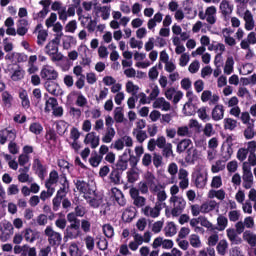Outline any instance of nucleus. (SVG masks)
Here are the masks:
<instances>
[{"label":"nucleus","mask_w":256,"mask_h":256,"mask_svg":"<svg viewBox=\"0 0 256 256\" xmlns=\"http://www.w3.org/2000/svg\"><path fill=\"white\" fill-rule=\"evenodd\" d=\"M25 77V70L21 69V67H18L17 70H15L11 76L12 81H21Z\"/></svg>","instance_id":"79ce46f5"},{"label":"nucleus","mask_w":256,"mask_h":256,"mask_svg":"<svg viewBox=\"0 0 256 256\" xmlns=\"http://www.w3.org/2000/svg\"><path fill=\"white\" fill-rule=\"evenodd\" d=\"M101 161H103V157L99 156V154H95V156H92L89 158V163L91 167H97L98 165H101Z\"/></svg>","instance_id":"603ef678"},{"label":"nucleus","mask_w":256,"mask_h":256,"mask_svg":"<svg viewBox=\"0 0 256 256\" xmlns=\"http://www.w3.org/2000/svg\"><path fill=\"white\" fill-rule=\"evenodd\" d=\"M56 131L60 134L63 135L67 131V123L65 120H60L56 124Z\"/></svg>","instance_id":"3c124183"},{"label":"nucleus","mask_w":256,"mask_h":256,"mask_svg":"<svg viewBox=\"0 0 256 256\" xmlns=\"http://www.w3.org/2000/svg\"><path fill=\"white\" fill-rule=\"evenodd\" d=\"M170 203H173V209L171 210L172 217H179L187 205L185 199L179 196H171Z\"/></svg>","instance_id":"f03ea898"},{"label":"nucleus","mask_w":256,"mask_h":256,"mask_svg":"<svg viewBox=\"0 0 256 256\" xmlns=\"http://www.w3.org/2000/svg\"><path fill=\"white\" fill-rule=\"evenodd\" d=\"M243 237L245 239V241H247V243L249 245H251V247H256V235L249 233V232H244Z\"/></svg>","instance_id":"a19ab883"},{"label":"nucleus","mask_w":256,"mask_h":256,"mask_svg":"<svg viewBox=\"0 0 256 256\" xmlns=\"http://www.w3.org/2000/svg\"><path fill=\"white\" fill-rule=\"evenodd\" d=\"M141 158H139L138 156H135L133 154H127V161L128 163H130V167H132V169H135V167H137V164L139 163Z\"/></svg>","instance_id":"de8ad7c7"},{"label":"nucleus","mask_w":256,"mask_h":256,"mask_svg":"<svg viewBox=\"0 0 256 256\" xmlns=\"http://www.w3.org/2000/svg\"><path fill=\"white\" fill-rule=\"evenodd\" d=\"M145 179H146V183L148 184V187L150 189H153V185H155V174L152 172H147Z\"/></svg>","instance_id":"4d7b16f0"},{"label":"nucleus","mask_w":256,"mask_h":256,"mask_svg":"<svg viewBox=\"0 0 256 256\" xmlns=\"http://www.w3.org/2000/svg\"><path fill=\"white\" fill-rule=\"evenodd\" d=\"M29 131L34 135H41V133H43V125L39 122H33L29 126Z\"/></svg>","instance_id":"c85d7f7f"},{"label":"nucleus","mask_w":256,"mask_h":256,"mask_svg":"<svg viewBox=\"0 0 256 256\" xmlns=\"http://www.w3.org/2000/svg\"><path fill=\"white\" fill-rule=\"evenodd\" d=\"M11 235H13V224H4V228L2 230V237H4L5 239H9Z\"/></svg>","instance_id":"e433bc0d"},{"label":"nucleus","mask_w":256,"mask_h":256,"mask_svg":"<svg viewBox=\"0 0 256 256\" xmlns=\"http://www.w3.org/2000/svg\"><path fill=\"white\" fill-rule=\"evenodd\" d=\"M61 37H63V32L57 34L56 37L45 46V53L51 57L53 63H56V61H63V54L59 52Z\"/></svg>","instance_id":"f257e3e1"},{"label":"nucleus","mask_w":256,"mask_h":256,"mask_svg":"<svg viewBox=\"0 0 256 256\" xmlns=\"http://www.w3.org/2000/svg\"><path fill=\"white\" fill-rule=\"evenodd\" d=\"M47 37H49V33L47 32V30H39L37 36V45H39L40 47H42V45H45Z\"/></svg>","instance_id":"473e14b6"},{"label":"nucleus","mask_w":256,"mask_h":256,"mask_svg":"<svg viewBox=\"0 0 256 256\" xmlns=\"http://www.w3.org/2000/svg\"><path fill=\"white\" fill-rule=\"evenodd\" d=\"M22 235H24V239L28 243H34L37 239V237H35V233L33 232V230L31 228H26L22 232Z\"/></svg>","instance_id":"cd10ccee"},{"label":"nucleus","mask_w":256,"mask_h":256,"mask_svg":"<svg viewBox=\"0 0 256 256\" xmlns=\"http://www.w3.org/2000/svg\"><path fill=\"white\" fill-rule=\"evenodd\" d=\"M42 97H43V95L41 93L40 88H35L32 91V103H34L35 107H37L39 105V103H41Z\"/></svg>","instance_id":"7c9ffc66"},{"label":"nucleus","mask_w":256,"mask_h":256,"mask_svg":"<svg viewBox=\"0 0 256 256\" xmlns=\"http://www.w3.org/2000/svg\"><path fill=\"white\" fill-rule=\"evenodd\" d=\"M59 181V173L56 170H52L49 174V179L46 180L45 184L55 185Z\"/></svg>","instance_id":"58836bf2"},{"label":"nucleus","mask_w":256,"mask_h":256,"mask_svg":"<svg viewBox=\"0 0 256 256\" xmlns=\"http://www.w3.org/2000/svg\"><path fill=\"white\" fill-rule=\"evenodd\" d=\"M60 183L62 187L57 191L56 197L63 200L64 197H67V193L69 192V180H67L65 174L60 177Z\"/></svg>","instance_id":"6e6552de"},{"label":"nucleus","mask_w":256,"mask_h":256,"mask_svg":"<svg viewBox=\"0 0 256 256\" xmlns=\"http://www.w3.org/2000/svg\"><path fill=\"white\" fill-rule=\"evenodd\" d=\"M165 237H173L177 235V226H175V222H169L164 228Z\"/></svg>","instance_id":"b1692460"},{"label":"nucleus","mask_w":256,"mask_h":256,"mask_svg":"<svg viewBox=\"0 0 256 256\" xmlns=\"http://www.w3.org/2000/svg\"><path fill=\"white\" fill-rule=\"evenodd\" d=\"M236 128H237V120L233 118L224 119V129L228 131H235Z\"/></svg>","instance_id":"c756f323"},{"label":"nucleus","mask_w":256,"mask_h":256,"mask_svg":"<svg viewBox=\"0 0 256 256\" xmlns=\"http://www.w3.org/2000/svg\"><path fill=\"white\" fill-rule=\"evenodd\" d=\"M55 21H57V13H51L50 17L46 19L45 25L49 29L55 25Z\"/></svg>","instance_id":"bf43d9fd"},{"label":"nucleus","mask_w":256,"mask_h":256,"mask_svg":"<svg viewBox=\"0 0 256 256\" xmlns=\"http://www.w3.org/2000/svg\"><path fill=\"white\" fill-rule=\"evenodd\" d=\"M225 117V108L223 107V104H217L212 109V119L213 121H221Z\"/></svg>","instance_id":"4468645a"},{"label":"nucleus","mask_w":256,"mask_h":256,"mask_svg":"<svg viewBox=\"0 0 256 256\" xmlns=\"http://www.w3.org/2000/svg\"><path fill=\"white\" fill-rule=\"evenodd\" d=\"M135 131H137L136 139H137L138 143H143L145 141V139H147V132L145 130L134 129L133 135H135Z\"/></svg>","instance_id":"8fccbe9b"},{"label":"nucleus","mask_w":256,"mask_h":256,"mask_svg":"<svg viewBox=\"0 0 256 256\" xmlns=\"http://www.w3.org/2000/svg\"><path fill=\"white\" fill-rule=\"evenodd\" d=\"M40 76L44 81H57L59 78V72L51 66H44L40 72Z\"/></svg>","instance_id":"0eeeda50"},{"label":"nucleus","mask_w":256,"mask_h":256,"mask_svg":"<svg viewBox=\"0 0 256 256\" xmlns=\"http://www.w3.org/2000/svg\"><path fill=\"white\" fill-rule=\"evenodd\" d=\"M84 241L88 251H93L95 249V239L93 238V236H86Z\"/></svg>","instance_id":"13d9d810"},{"label":"nucleus","mask_w":256,"mask_h":256,"mask_svg":"<svg viewBox=\"0 0 256 256\" xmlns=\"http://www.w3.org/2000/svg\"><path fill=\"white\" fill-rule=\"evenodd\" d=\"M66 217L70 225H81V220L77 218L78 216L75 214V212L68 213Z\"/></svg>","instance_id":"c03bdc74"},{"label":"nucleus","mask_w":256,"mask_h":256,"mask_svg":"<svg viewBox=\"0 0 256 256\" xmlns=\"http://www.w3.org/2000/svg\"><path fill=\"white\" fill-rule=\"evenodd\" d=\"M97 11L102 12L101 17L103 21H107V19H109L111 15V7H107V6L97 7Z\"/></svg>","instance_id":"37998d69"},{"label":"nucleus","mask_w":256,"mask_h":256,"mask_svg":"<svg viewBox=\"0 0 256 256\" xmlns=\"http://www.w3.org/2000/svg\"><path fill=\"white\" fill-rule=\"evenodd\" d=\"M220 11L222 16L227 19L231 13H233V5H231L228 0H222L220 3Z\"/></svg>","instance_id":"f3484780"},{"label":"nucleus","mask_w":256,"mask_h":256,"mask_svg":"<svg viewBox=\"0 0 256 256\" xmlns=\"http://www.w3.org/2000/svg\"><path fill=\"white\" fill-rule=\"evenodd\" d=\"M81 237V224H70L66 226L64 231V241L67 243L69 239H79Z\"/></svg>","instance_id":"7ed1b4c3"},{"label":"nucleus","mask_w":256,"mask_h":256,"mask_svg":"<svg viewBox=\"0 0 256 256\" xmlns=\"http://www.w3.org/2000/svg\"><path fill=\"white\" fill-rule=\"evenodd\" d=\"M224 169H225V162L223 160L216 161V163L213 164L211 167L212 173H219V171H223Z\"/></svg>","instance_id":"a18cd8bd"},{"label":"nucleus","mask_w":256,"mask_h":256,"mask_svg":"<svg viewBox=\"0 0 256 256\" xmlns=\"http://www.w3.org/2000/svg\"><path fill=\"white\" fill-rule=\"evenodd\" d=\"M131 154V149H126L122 155L118 156V160L116 161L115 164L112 165L114 169H117L118 171H127L129 167V162L127 161V155Z\"/></svg>","instance_id":"423d86ee"},{"label":"nucleus","mask_w":256,"mask_h":256,"mask_svg":"<svg viewBox=\"0 0 256 256\" xmlns=\"http://www.w3.org/2000/svg\"><path fill=\"white\" fill-rule=\"evenodd\" d=\"M247 155H249L248 150L246 148H240L237 152L238 161H245V159H247Z\"/></svg>","instance_id":"e2e57ef3"},{"label":"nucleus","mask_w":256,"mask_h":256,"mask_svg":"<svg viewBox=\"0 0 256 256\" xmlns=\"http://www.w3.org/2000/svg\"><path fill=\"white\" fill-rule=\"evenodd\" d=\"M206 12V21L209 25H215L217 23V7L209 6L205 10Z\"/></svg>","instance_id":"9b49d317"},{"label":"nucleus","mask_w":256,"mask_h":256,"mask_svg":"<svg viewBox=\"0 0 256 256\" xmlns=\"http://www.w3.org/2000/svg\"><path fill=\"white\" fill-rule=\"evenodd\" d=\"M115 137V128H106V134L103 136V143H111Z\"/></svg>","instance_id":"72a5a7b5"},{"label":"nucleus","mask_w":256,"mask_h":256,"mask_svg":"<svg viewBox=\"0 0 256 256\" xmlns=\"http://www.w3.org/2000/svg\"><path fill=\"white\" fill-rule=\"evenodd\" d=\"M161 149H162V157H164V159L175 157V155L173 154V144L167 143L166 146H164Z\"/></svg>","instance_id":"bb28decb"},{"label":"nucleus","mask_w":256,"mask_h":256,"mask_svg":"<svg viewBox=\"0 0 256 256\" xmlns=\"http://www.w3.org/2000/svg\"><path fill=\"white\" fill-rule=\"evenodd\" d=\"M124 119L125 115L123 114V108L116 107L114 111V121H116V123H123Z\"/></svg>","instance_id":"c9c22d12"},{"label":"nucleus","mask_w":256,"mask_h":256,"mask_svg":"<svg viewBox=\"0 0 256 256\" xmlns=\"http://www.w3.org/2000/svg\"><path fill=\"white\" fill-rule=\"evenodd\" d=\"M19 99L23 109L27 110L31 107V100H29V94L27 93V90H22L19 92Z\"/></svg>","instance_id":"412c9836"},{"label":"nucleus","mask_w":256,"mask_h":256,"mask_svg":"<svg viewBox=\"0 0 256 256\" xmlns=\"http://www.w3.org/2000/svg\"><path fill=\"white\" fill-rule=\"evenodd\" d=\"M135 215V208L130 207L123 212L122 218L125 219L126 223H131L135 219Z\"/></svg>","instance_id":"a878e982"},{"label":"nucleus","mask_w":256,"mask_h":256,"mask_svg":"<svg viewBox=\"0 0 256 256\" xmlns=\"http://www.w3.org/2000/svg\"><path fill=\"white\" fill-rule=\"evenodd\" d=\"M139 177V174L135 170H130L127 172L128 183H135Z\"/></svg>","instance_id":"0e129e2a"},{"label":"nucleus","mask_w":256,"mask_h":256,"mask_svg":"<svg viewBox=\"0 0 256 256\" xmlns=\"http://www.w3.org/2000/svg\"><path fill=\"white\" fill-rule=\"evenodd\" d=\"M203 134L205 137H212V135H215V130H213V124L206 123L203 129Z\"/></svg>","instance_id":"6e6d98bb"},{"label":"nucleus","mask_w":256,"mask_h":256,"mask_svg":"<svg viewBox=\"0 0 256 256\" xmlns=\"http://www.w3.org/2000/svg\"><path fill=\"white\" fill-rule=\"evenodd\" d=\"M235 65V61L233 60V57L230 56L226 60V64L224 66V73L226 75H231L233 73V66Z\"/></svg>","instance_id":"f704fd0d"},{"label":"nucleus","mask_w":256,"mask_h":256,"mask_svg":"<svg viewBox=\"0 0 256 256\" xmlns=\"http://www.w3.org/2000/svg\"><path fill=\"white\" fill-rule=\"evenodd\" d=\"M153 163V156L149 153H145L143 158H142V165L144 167H149Z\"/></svg>","instance_id":"338daca9"},{"label":"nucleus","mask_w":256,"mask_h":256,"mask_svg":"<svg viewBox=\"0 0 256 256\" xmlns=\"http://www.w3.org/2000/svg\"><path fill=\"white\" fill-rule=\"evenodd\" d=\"M228 247H229V243H227V240H220L216 246L218 255H221V256L227 255Z\"/></svg>","instance_id":"5701e85b"},{"label":"nucleus","mask_w":256,"mask_h":256,"mask_svg":"<svg viewBox=\"0 0 256 256\" xmlns=\"http://www.w3.org/2000/svg\"><path fill=\"white\" fill-rule=\"evenodd\" d=\"M126 91L127 93H132V95H137V91H139V86L133 84L132 81H128L126 83Z\"/></svg>","instance_id":"864d4df0"},{"label":"nucleus","mask_w":256,"mask_h":256,"mask_svg":"<svg viewBox=\"0 0 256 256\" xmlns=\"http://www.w3.org/2000/svg\"><path fill=\"white\" fill-rule=\"evenodd\" d=\"M59 105V102H57V98L55 97H50L49 99L46 100L45 102V112L49 113L51 109H54ZM51 107V108H50Z\"/></svg>","instance_id":"2f4dec72"},{"label":"nucleus","mask_w":256,"mask_h":256,"mask_svg":"<svg viewBox=\"0 0 256 256\" xmlns=\"http://www.w3.org/2000/svg\"><path fill=\"white\" fill-rule=\"evenodd\" d=\"M245 29L246 31H253L255 28V20L253 19V14L246 10L244 13Z\"/></svg>","instance_id":"dca6fc26"},{"label":"nucleus","mask_w":256,"mask_h":256,"mask_svg":"<svg viewBox=\"0 0 256 256\" xmlns=\"http://www.w3.org/2000/svg\"><path fill=\"white\" fill-rule=\"evenodd\" d=\"M33 169H36V173L39 179H45V173H47V168L43 166L39 158H35L33 161Z\"/></svg>","instance_id":"ddd939ff"},{"label":"nucleus","mask_w":256,"mask_h":256,"mask_svg":"<svg viewBox=\"0 0 256 256\" xmlns=\"http://www.w3.org/2000/svg\"><path fill=\"white\" fill-rule=\"evenodd\" d=\"M223 185V180L221 179V176H214L212 178L211 187L213 189H219Z\"/></svg>","instance_id":"680f3d73"},{"label":"nucleus","mask_w":256,"mask_h":256,"mask_svg":"<svg viewBox=\"0 0 256 256\" xmlns=\"http://www.w3.org/2000/svg\"><path fill=\"white\" fill-rule=\"evenodd\" d=\"M153 165L156 167V169H159L161 165H163V156L160 154L154 153L152 157Z\"/></svg>","instance_id":"5fc2aeb1"},{"label":"nucleus","mask_w":256,"mask_h":256,"mask_svg":"<svg viewBox=\"0 0 256 256\" xmlns=\"http://www.w3.org/2000/svg\"><path fill=\"white\" fill-rule=\"evenodd\" d=\"M112 171L109 175V179L111 183L114 185H120L121 184V175H123V172L121 170H118L117 168H114L111 166Z\"/></svg>","instance_id":"a211bd4d"},{"label":"nucleus","mask_w":256,"mask_h":256,"mask_svg":"<svg viewBox=\"0 0 256 256\" xmlns=\"http://www.w3.org/2000/svg\"><path fill=\"white\" fill-rule=\"evenodd\" d=\"M74 213L76 217H85V213H87V210L84 206L78 205L75 207Z\"/></svg>","instance_id":"774afa93"},{"label":"nucleus","mask_w":256,"mask_h":256,"mask_svg":"<svg viewBox=\"0 0 256 256\" xmlns=\"http://www.w3.org/2000/svg\"><path fill=\"white\" fill-rule=\"evenodd\" d=\"M245 139H253L255 137V131H253V124H249L248 127L244 130Z\"/></svg>","instance_id":"052dcab7"},{"label":"nucleus","mask_w":256,"mask_h":256,"mask_svg":"<svg viewBox=\"0 0 256 256\" xmlns=\"http://www.w3.org/2000/svg\"><path fill=\"white\" fill-rule=\"evenodd\" d=\"M227 237H228L229 241H231L232 245H240V243L242 241L241 238H239V236H237V232L235 231V229H228Z\"/></svg>","instance_id":"4be33fe9"},{"label":"nucleus","mask_w":256,"mask_h":256,"mask_svg":"<svg viewBox=\"0 0 256 256\" xmlns=\"http://www.w3.org/2000/svg\"><path fill=\"white\" fill-rule=\"evenodd\" d=\"M103 233L108 239H113V236L115 235V229L111 224H105L103 226Z\"/></svg>","instance_id":"ea45409f"},{"label":"nucleus","mask_w":256,"mask_h":256,"mask_svg":"<svg viewBox=\"0 0 256 256\" xmlns=\"http://www.w3.org/2000/svg\"><path fill=\"white\" fill-rule=\"evenodd\" d=\"M146 201H147V199H145V197L138 196V198L134 199L133 205H135V207L140 209L141 207H145Z\"/></svg>","instance_id":"69168bd1"},{"label":"nucleus","mask_w":256,"mask_h":256,"mask_svg":"<svg viewBox=\"0 0 256 256\" xmlns=\"http://www.w3.org/2000/svg\"><path fill=\"white\" fill-rule=\"evenodd\" d=\"M191 147H193V142L191 139H183L177 144L176 151L177 153H185V151Z\"/></svg>","instance_id":"aec40b11"},{"label":"nucleus","mask_w":256,"mask_h":256,"mask_svg":"<svg viewBox=\"0 0 256 256\" xmlns=\"http://www.w3.org/2000/svg\"><path fill=\"white\" fill-rule=\"evenodd\" d=\"M84 143L85 145L91 144V149H97V147H99L100 138L95 132H90L86 135Z\"/></svg>","instance_id":"9d476101"},{"label":"nucleus","mask_w":256,"mask_h":256,"mask_svg":"<svg viewBox=\"0 0 256 256\" xmlns=\"http://www.w3.org/2000/svg\"><path fill=\"white\" fill-rule=\"evenodd\" d=\"M229 223V220L225 216H219L217 218V225H218V231H225L227 228V225Z\"/></svg>","instance_id":"4c0bfd02"},{"label":"nucleus","mask_w":256,"mask_h":256,"mask_svg":"<svg viewBox=\"0 0 256 256\" xmlns=\"http://www.w3.org/2000/svg\"><path fill=\"white\" fill-rule=\"evenodd\" d=\"M44 233L46 237H48L49 245H51L52 247L61 245V241H62L61 233L53 230L51 226H47Z\"/></svg>","instance_id":"39448f33"},{"label":"nucleus","mask_w":256,"mask_h":256,"mask_svg":"<svg viewBox=\"0 0 256 256\" xmlns=\"http://www.w3.org/2000/svg\"><path fill=\"white\" fill-rule=\"evenodd\" d=\"M199 119L202 121H211V117L207 114V108L206 107H201L197 111Z\"/></svg>","instance_id":"09e8293b"},{"label":"nucleus","mask_w":256,"mask_h":256,"mask_svg":"<svg viewBox=\"0 0 256 256\" xmlns=\"http://www.w3.org/2000/svg\"><path fill=\"white\" fill-rule=\"evenodd\" d=\"M1 97L4 109H11L13 107V95L9 91H4Z\"/></svg>","instance_id":"6ab92c4d"},{"label":"nucleus","mask_w":256,"mask_h":256,"mask_svg":"<svg viewBox=\"0 0 256 256\" xmlns=\"http://www.w3.org/2000/svg\"><path fill=\"white\" fill-rule=\"evenodd\" d=\"M74 184L79 193H82L84 195V199H86V201H89V199H91V195H95V191L89 187V184L85 182V180H74Z\"/></svg>","instance_id":"20e7f679"},{"label":"nucleus","mask_w":256,"mask_h":256,"mask_svg":"<svg viewBox=\"0 0 256 256\" xmlns=\"http://www.w3.org/2000/svg\"><path fill=\"white\" fill-rule=\"evenodd\" d=\"M111 193L116 203H118L120 207H125L127 201L125 200V195H123V192L118 188H112Z\"/></svg>","instance_id":"2eb2a0df"},{"label":"nucleus","mask_w":256,"mask_h":256,"mask_svg":"<svg viewBox=\"0 0 256 256\" xmlns=\"http://www.w3.org/2000/svg\"><path fill=\"white\" fill-rule=\"evenodd\" d=\"M198 159H199V151H197V149L194 148L193 146L188 148L186 151V157H185L186 163H191L193 165L195 164V161H197Z\"/></svg>","instance_id":"f8f14e48"},{"label":"nucleus","mask_w":256,"mask_h":256,"mask_svg":"<svg viewBox=\"0 0 256 256\" xmlns=\"http://www.w3.org/2000/svg\"><path fill=\"white\" fill-rule=\"evenodd\" d=\"M205 185H207V176L199 173L195 179V186L197 189H205Z\"/></svg>","instance_id":"393cba45"},{"label":"nucleus","mask_w":256,"mask_h":256,"mask_svg":"<svg viewBox=\"0 0 256 256\" xmlns=\"http://www.w3.org/2000/svg\"><path fill=\"white\" fill-rule=\"evenodd\" d=\"M190 245L194 247V249H199V247H201V239L199 238V235L192 234L190 236Z\"/></svg>","instance_id":"49530a36"},{"label":"nucleus","mask_w":256,"mask_h":256,"mask_svg":"<svg viewBox=\"0 0 256 256\" xmlns=\"http://www.w3.org/2000/svg\"><path fill=\"white\" fill-rule=\"evenodd\" d=\"M44 87L50 95H54V97H59L61 93V87H59V84L55 82L54 80L52 81H45Z\"/></svg>","instance_id":"1a4fd4ad"}]
</instances>
